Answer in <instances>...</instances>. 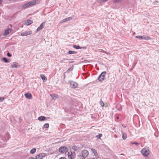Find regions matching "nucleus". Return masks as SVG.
Segmentation results:
<instances>
[{
	"label": "nucleus",
	"instance_id": "nucleus-1",
	"mask_svg": "<svg viewBox=\"0 0 159 159\" xmlns=\"http://www.w3.org/2000/svg\"><path fill=\"white\" fill-rule=\"evenodd\" d=\"M142 154L145 156H147L149 154V149L147 148H144L141 151Z\"/></svg>",
	"mask_w": 159,
	"mask_h": 159
},
{
	"label": "nucleus",
	"instance_id": "nucleus-2",
	"mask_svg": "<svg viewBox=\"0 0 159 159\" xmlns=\"http://www.w3.org/2000/svg\"><path fill=\"white\" fill-rule=\"evenodd\" d=\"M89 154V153L88 151L86 150H84L81 152L80 156H81L82 157L85 158L88 157Z\"/></svg>",
	"mask_w": 159,
	"mask_h": 159
},
{
	"label": "nucleus",
	"instance_id": "nucleus-3",
	"mask_svg": "<svg viewBox=\"0 0 159 159\" xmlns=\"http://www.w3.org/2000/svg\"><path fill=\"white\" fill-rule=\"evenodd\" d=\"M58 151L61 153H63L67 152L68 148L66 147L62 146L59 148Z\"/></svg>",
	"mask_w": 159,
	"mask_h": 159
},
{
	"label": "nucleus",
	"instance_id": "nucleus-4",
	"mask_svg": "<svg viewBox=\"0 0 159 159\" xmlns=\"http://www.w3.org/2000/svg\"><path fill=\"white\" fill-rule=\"evenodd\" d=\"M68 158L70 159H73L75 158V154L74 152H69L68 153Z\"/></svg>",
	"mask_w": 159,
	"mask_h": 159
},
{
	"label": "nucleus",
	"instance_id": "nucleus-5",
	"mask_svg": "<svg viewBox=\"0 0 159 159\" xmlns=\"http://www.w3.org/2000/svg\"><path fill=\"white\" fill-rule=\"evenodd\" d=\"M70 84V86L72 88H76L78 86L76 83L72 81H70L69 82Z\"/></svg>",
	"mask_w": 159,
	"mask_h": 159
},
{
	"label": "nucleus",
	"instance_id": "nucleus-6",
	"mask_svg": "<svg viewBox=\"0 0 159 159\" xmlns=\"http://www.w3.org/2000/svg\"><path fill=\"white\" fill-rule=\"evenodd\" d=\"M106 72L104 71L102 72L98 78V80L100 81H102L104 80L105 75Z\"/></svg>",
	"mask_w": 159,
	"mask_h": 159
},
{
	"label": "nucleus",
	"instance_id": "nucleus-7",
	"mask_svg": "<svg viewBox=\"0 0 159 159\" xmlns=\"http://www.w3.org/2000/svg\"><path fill=\"white\" fill-rule=\"evenodd\" d=\"M46 156V154L44 153H42L38 154L36 157V159H42Z\"/></svg>",
	"mask_w": 159,
	"mask_h": 159
},
{
	"label": "nucleus",
	"instance_id": "nucleus-8",
	"mask_svg": "<svg viewBox=\"0 0 159 159\" xmlns=\"http://www.w3.org/2000/svg\"><path fill=\"white\" fill-rule=\"evenodd\" d=\"M32 32L31 31H26L20 34L21 36H25L29 35L32 34Z\"/></svg>",
	"mask_w": 159,
	"mask_h": 159
},
{
	"label": "nucleus",
	"instance_id": "nucleus-9",
	"mask_svg": "<svg viewBox=\"0 0 159 159\" xmlns=\"http://www.w3.org/2000/svg\"><path fill=\"white\" fill-rule=\"evenodd\" d=\"M45 23V22H43L37 28L36 30L37 32H38L40 30L43 29L44 26V25Z\"/></svg>",
	"mask_w": 159,
	"mask_h": 159
},
{
	"label": "nucleus",
	"instance_id": "nucleus-10",
	"mask_svg": "<svg viewBox=\"0 0 159 159\" xmlns=\"http://www.w3.org/2000/svg\"><path fill=\"white\" fill-rule=\"evenodd\" d=\"M36 0H33L32 1L30 2H28V4L29 5L30 7L34 5H35L36 4Z\"/></svg>",
	"mask_w": 159,
	"mask_h": 159
},
{
	"label": "nucleus",
	"instance_id": "nucleus-11",
	"mask_svg": "<svg viewBox=\"0 0 159 159\" xmlns=\"http://www.w3.org/2000/svg\"><path fill=\"white\" fill-rule=\"evenodd\" d=\"M19 67L18 65V63L16 62H13L12 65L10 66L11 68H17Z\"/></svg>",
	"mask_w": 159,
	"mask_h": 159
},
{
	"label": "nucleus",
	"instance_id": "nucleus-12",
	"mask_svg": "<svg viewBox=\"0 0 159 159\" xmlns=\"http://www.w3.org/2000/svg\"><path fill=\"white\" fill-rule=\"evenodd\" d=\"M12 31V30L11 29H8L5 30L3 35L4 36H6L8 35L10 32Z\"/></svg>",
	"mask_w": 159,
	"mask_h": 159
},
{
	"label": "nucleus",
	"instance_id": "nucleus-13",
	"mask_svg": "<svg viewBox=\"0 0 159 159\" xmlns=\"http://www.w3.org/2000/svg\"><path fill=\"white\" fill-rule=\"evenodd\" d=\"M25 97L28 99H30L32 97V95L30 93H27L25 94Z\"/></svg>",
	"mask_w": 159,
	"mask_h": 159
},
{
	"label": "nucleus",
	"instance_id": "nucleus-14",
	"mask_svg": "<svg viewBox=\"0 0 159 159\" xmlns=\"http://www.w3.org/2000/svg\"><path fill=\"white\" fill-rule=\"evenodd\" d=\"M38 120L40 121H43L47 120V118L43 116H41L38 118Z\"/></svg>",
	"mask_w": 159,
	"mask_h": 159
},
{
	"label": "nucleus",
	"instance_id": "nucleus-15",
	"mask_svg": "<svg viewBox=\"0 0 159 159\" xmlns=\"http://www.w3.org/2000/svg\"><path fill=\"white\" fill-rule=\"evenodd\" d=\"M91 150L92 151L93 153L94 154V155L96 157H97L98 156V153L96 150L95 149L93 148H92L91 149Z\"/></svg>",
	"mask_w": 159,
	"mask_h": 159
},
{
	"label": "nucleus",
	"instance_id": "nucleus-16",
	"mask_svg": "<svg viewBox=\"0 0 159 159\" xmlns=\"http://www.w3.org/2000/svg\"><path fill=\"white\" fill-rule=\"evenodd\" d=\"M33 22V20H28L27 21V22H26L25 23L26 25H30Z\"/></svg>",
	"mask_w": 159,
	"mask_h": 159
},
{
	"label": "nucleus",
	"instance_id": "nucleus-17",
	"mask_svg": "<svg viewBox=\"0 0 159 159\" xmlns=\"http://www.w3.org/2000/svg\"><path fill=\"white\" fill-rule=\"evenodd\" d=\"M40 77L44 81H46L47 80V79L45 77V76L43 75H40Z\"/></svg>",
	"mask_w": 159,
	"mask_h": 159
},
{
	"label": "nucleus",
	"instance_id": "nucleus-18",
	"mask_svg": "<svg viewBox=\"0 0 159 159\" xmlns=\"http://www.w3.org/2000/svg\"><path fill=\"white\" fill-rule=\"evenodd\" d=\"M50 96L53 99H55L57 98L58 97V95L56 94H50Z\"/></svg>",
	"mask_w": 159,
	"mask_h": 159
},
{
	"label": "nucleus",
	"instance_id": "nucleus-19",
	"mask_svg": "<svg viewBox=\"0 0 159 159\" xmlns=\"http://www.w3.org/2000/svg\"><path fill=\"white\" fill-rule=\"evenodd\" d=\"M30 7L29 5V4H28V2L26 4H24L22 6V8L23 9H25L26 8H29Z\"/></svg>",
	"mask_w": 159,
	"mask_h": 159
},
{
	"label": "nucleus",
	"instance_id": "nucleus-20",
	"mask_svg": "<svg viewBox=\"0 0 159 159\" xmlns=\"http://www.w3.org/2000/svg\"><path fill=\"white\" fill-rule=\"evenodd\" d=\"M122 138L124 140H125L127 138L126 134L124 133H122Z\"/></svg>",
	"mask_w": 159,
	"mask_h": 159
},
{
	"label": "nucleus",
	"instance_id": "nucleus-21",
	"mask_svg": "<svg viewBox=\"0 0 159 159\" xmlns=\"http://www.w3.org/2000/svg\"><path fill=\"white\" fill-rule=\"evenodd\" d=\"M143 39H144L145 40H148L151 39V38L148 36H146L145 35H143L142 36Z\"/></svg>",
	"mask_w": 159,
	"mask_h": 159
},
{
	"label": "nucleus",
	"instance_id": "nucleus-22",
	"mask_svg": "<svg viewBox=\"0 0 159 159\" xmlns=\"http://www.w3.org/2000/svg\"><path fill=\"white\" fill-rule=\"evenodd\" d=\"M36 149L35 148H33L30 151V153L31 154H34L36 152Z\"/></svg>",
	"mask_w": 159,
	"mask_h": 159
},
{
	"label": "nucleus",
	"instance_id": "nucleus-23",
	"mask_svg": "<svg viewBox=\"0 0 159 159\" xmlns=\"http://www.w3.org/2000/svg\"><path fill=\"white\" fill-rule=\"evenodd\" d=\"M2 60L5 62L6 63H9L10 62V61L6 57H3Z\"/></svg>",
	"mask_w": 159,
	"mask_h": 159
},
{
	"label": "nucleus",
	"instance_id": "nucleus-24",
	"mask_svg": "<svg viewBox=\"0 0 159 159\" xmlns=\"http://www.w3.org/2000/svg\"><path fill=\"white\" fill-rule=\"evenodd\" d=\"M73 48L77 49H81L82 48L80 47L79 46H77L75 45H73Z\"/></svg>",
	"mask_w": 159,
	"mask_h": 159
},
{
	"label": "nucleus",
	"instance_id": "nucleus-25",
	"mask_svg": "<svg viewBox=\"0 0 159 159\" xmlns=\"http://www.w3.org/2000/svg\"><path fill=\"white\" fill-rule=\"evenodd\" d=\"M68 53L69 54H75L76 53V52L75 51H69Z\"/></svg>",
	"mask_w": 159,
	"mask_h": 159
},
{
	"label": "nucleus",
	"instance_id": "nucleus-26",
	"mask_svg": "<svg viewBox=\"0 0 159 159\" xmlns=\"http://www.w3.org/2000/svg\"><path fill=\"white\" fill-rule=\"evenodd\" d=\"M68 60L66 58H65L63 59L60 61V62L61 63H63V62H66V60Z\"/></svg>",
	"mask_w": 159,
	"mask_h": 159
},
{
	"label": "nucleus",
	"instance_id": "nucleus-27",
	"mask_svg": "<svg viewBox=\"0 0 159 159\" xmlns=\"http://www.w3.org/2000/svg\"><path fill=\"white\" fill-rule=\"evenodd\" d=\"M72 149L75 151H76L77 150V147L76 146H73L72 147Z\"/></svg>",
	"mask_w": 159,
	"mask_h": 159
},
{
	"label": "nucleus",
	"instance_id": "nucleus-28",
	"mask_svg": "<svg viewBox=\"0 0 159 159\" xmlns=\"http://www.w3.org/2000/svg\"><path fill=\"white\" fill-rule=\"evenodd\" d=\"M44 126L45 128H48L49 127V124L48 123H46L44 125Z\"/></svg>",
	"mask_w": 159,
	"mask_h": 159
},
{
	"label": "nucleus",
	"instance_id": "nucleus-29",
	"mask_svg": "<svg viewBox=\"0 0 159 159\" xmlns=\"http://www.w3.org/2000/svg\"><path fill=\"white\" fill-rule=\"evenodd\" d=\"M100 104L102 106V107H103L104 106V103H103V102L102 101V100H101L100 101Z\"/></svg>",
	"mask_w": 159,
	"mask_h": 159
},
{
	"label": "nucleus",
	"instance_id": "nucleus-30",
	"mask_svg": "<svg viewBox=\"0 0 159 159\" xmlns=\"http://www.w3.org/2000/svg\"><path fill=\"white\" fill-rule=\"evenodd\" d=\"M102 136V135L101 134H99L98 135H97L96 136V137L98 139H100L101 137Z\"/></svg>",
	"mask_w": 159,
	"mask_h": 159
},
{
	"label": "nucleus",
	"instance_id": "nucleus-31",
	"mask_svg": "<svg viewBox=\"0 0 159 159\" xmlns=\"http://www.w3.org/2000/svg\"><path fill=\"white\" fill-rule=\"evenodd\" d=\"M135 37L136 38L140 39H142L143 37L142 36H135Z\"/></svg>",
	"mask_w": 159,
	"mask_h": 159
},
{
	"label": "nucleus",
	"instance_id": "nucleus-32",
	"mask_svg": "<svg viewBox=\"0 0 159 159\" xmlns=\"http://www.w3.org/2000/svg\"><path fill=\"white\" fill-rule=\"evenodd\" d=\"M130 143L132 144H135L136 146H138L139 144V143H137V142H133V143L131 142Z\"/></svg>",
	"mask_w": 159,
	"mask_h": 159
},
{
	"label": "nucleus",
	"instance_id": "nucleus-33",
	"mask_svg": "<svg viewBox=\"0 0 159 159\" xmlns=\"http://www.w3.org/2000/svg\"><path fill=\"white\" fill-rule=\"evenodd\" d=\"M67 21L70 20L72 19V18L71 17H69L66 18Z\"/></svg>",
	"mask_w": 159,
	"mask_h": 159
},
{
	"label": "nucleus",
	"instance_id": "nucleus-34",
	"mask_svg": "<svg viewBox=\"0 0 159 159\" xmlns=\"http://www.w3.org/2000/svg\"><path fill=\"white\" fill-rule=\"evenodd\" d=\"M72 70L73 69L72 68H69L67 71V72H69L72 71Z\"/></svg>",
	"mask_w": 159,
	"mask_h": 159
},
{
	"label": "nucleus",
	"instance_id": "nucleus-35",
	"mask_svg": "<svg viewBox=\"0 0 159 159\" xmlns=\"http://www.w3.org/2000/svg\"><path fill=\"white\" fill-rule=\"evenodd\" d=\"M4 99V97H0V102H1L3 101Z\"/></svg>",
	"mask_w": 159,
	"mask_h": 159
},
{
	"label": "nucleus",
	"instance_id": "nucleus-36",
	"mask_svg": "<svg viewBox=\"0 0 159 159\" xmlns=\"http://www.w3.org/2000/svg\"><path fill=\"white\" fill-rule=\"evenodd\" d=\"M158 3V1H155L153 2V3L155 4H157Z\"/></svg>",
	"mask_w": 159,
	"mask_h": 159
},
{
	"label": "nucleus",
	"instance_id": "nucleus-37",
	"mask_svg": "<svg viewBox=\"0 0 159 159\" xmlns=\"http://www.w3.org/2000/svg\"><path fill=\"white\" fill-rule=\"evenodd\" d=\"M7 55L9 57H11V54L9 52L7 53Z\"/></svg>",
	"mask_w": 159,
	"mask_h": 159
},
{
	"label": "nucleus",
	"instance_id": "nucleus-38",
	"mask_svg": "<svg viewBox=\"0 0 159 159\" xmlns=\"http://www.w3.org/2000/svg\"><path fill=\"white\" fill-rule=\"evenodd\" d=\"M59 159H66V158L64 157H61L59 158Z\"/></svg>",
	"mask_w": 159,
	"mask_h": 159
},
{
	"label": "nucleus",
	"instance_id": "nucleus-39",
	"mask_svg": "<svg viewBox=\"0 0 159 159\" xmlns=\"http://www.w3.org/2000/svg\"><path fill=\"white\" fill-rule=\"evenodd\" d=\"M65 22V20L64 19H63L61 21V23H63L64 22Z\"/></svg>",
	"mask_w": 159,
	"mask_h": 159
},
{
	"label": "nucleus",
	"instance_id": "nucleus-40",
	"mask_svg": "<svg viewBox=\"0 0 159 159\" xmlns=\"http://www.w3.org/2000/svg\"><path fill=\"white\" fill-rule=\"evenodd\" d=\"M28 159H35L34 157H30Z\"/></svg>",
	"mask_w": 159,
	"mask_h": 159
},
{
	"label": "nucleus",
	"instance_id": "nucleus-41",
	"mask_svg": "<svg viewBox=\"0 0 159 159\" xmlns=\"http://www.w3.org/2000/svg\"><path fill=\"white\" fill-rule=\"evenodd\" d=\"M2 0H0V5L2 4Z\"/></svg>",
	"mask_w": 159,
	"mask_h": 159
},
{
	"label": "nucleus",
	"instance_id": "nucleus-42",
	"mask_svg": "<svg viewBox=\"0 0 159 159\" xmlns=\"http://www.w3.org/2000/svg\"><path fill=\"white\" fill-rule=\"evenodd\" d=\"M64 19V20H65V21H67L66 18L65 19Z\"/></svg>",
	"mask_w": 159,
	"mask_h": 159
},
{
	"label": "nucleus",
	"instance_id": "nucleus-43",
	"mask_svg": "<svg viewBox=\"0 0 159 159\" xmlns=\"http://www.w3.org/2000/svg\"><path fill=\"white\" fill-rule=\"evenodd\" d=\"M10 1H15L16 0H9Z\"/></svg>",
	"mask_w": 159,
	"mask_h": 159
},
{
	"label": "nucleus",
	"instance_id": "nucleus-44",
	"mask_svg": "<svg viewBox=\"0 0 159 159\" xmlns=\"http://www.w3.org/2000/svg\"><path fill=\"white\" fill-rule=\"evenodd\" d=\"M122 126H123V127H124V128H125V127H126V126H125V125H122Z\"/></svg>",
	"mask_w": 159,
	"mask_h": 159
},
{
	"label": "nucleus",
	"instance_id": "nucleus-45",
	"mask_svg": "<svg viewBox=\"0 0 159 159\" xmlns=\"http://www.w3.org/2000/svg\"><path fill=\"white\" fill-rule=\"evenodd\" d=\"M108 159V158H106V159Z\"/></svg>",
	"mask_w": 159,
	"mask_h": 159
}]
</instances>
